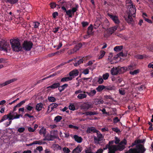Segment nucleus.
<instances>
[{"label": "nucleus", "instance_id": "60", "mask_svg": "<svg viewBox=\"0 0 153 153\" xmlns=\"http://www.w3.org/2000/svg\"><path fill=\"white\" fill-rule=\"evenodd\" d=\"M127 144V141L125 139H124L120 143V145H122L123 144H124L125 145H126Z\"/></svg>", "mask_w": 153, "mask_h": 153}, {"label": "nucleus", "instance_id": "58", "mask_svg": "<svg viewBox=\"0 0 153 153\" xmlns=\"http://www.w3.org/2000/svg\"><path fill=\"white\" fill-rule=\"evenodd\" d=\"M134 66L132 65H130L128 66V68H126V70H132L134 68Z\"/></svg>", "mask_w": 153, "mask_h": 153}, {"label": "nucleus", "instance_id": "62", "mask_svg": "<svg viewBox=\"0 0 153 153\" xmlns=\"http://www.w3.org/2000/svg\"><path fill=\"white\" fill-rule=\"evenodd\" d=\"M119 93L120 94L122 95H124L125 94V92L124 90H122L120 89L119 90Z\"/></svg>", "mask_w": 153, "mask_h": 153}, {"label": "nucleus", "instance_id": "6", "mask_svg": "<svg viewBox=\"0 0 153 153\" xmlns=\"http://www.w3.org/2000/svg\"><path fill=\"white\" fill-rule=\"evenodd\" d=\"M9 46L8 43L6 41L4 40L0 41V51L7 52Z\"/></svg>", "mask_w": 153, "mask_h": 153}, {"label": "nucleus", "instance_id": "55", "mask_svg": "<svg viewBox=\"0 0 153 153\" xmlns=\"http://www.w3.org/2000/svg\"><path fill=\"white\" fill-rule=\"evenodd\" d=\"M112 129L113 131L117 133H118L120 132V130L117 128H112Z\"/></svg>", "mask_w": 153, "mask_h": 153}, {"label": "nucleus", "instance_id": "29", "mask_svg": "<svg viewBox=\"0 0 153 153\" xmlns=\"http://www.w3.org/2000/svg\"><path fill=\"white\" fill-rule=\"evenodd\" d=\"M132 16V15L128 14V17L126 19V20L128 23H131L133 19Z\"/></svg>", "mask_w": 153, "mask_h": 153}, {"label": "nucleus", "instance_id": "20", "mask_svg": "<svg viewBox=\"0 0 153 153\" xmlns=\"http://www.w3.org/2000/svg\"><path fill=\"white\" fill-rule=\"evenodd\" d=\"M91 107V105L87 103H85L83 104L82 106V109L87 110Z\"/></svg>", "mask_w": 153, "mask_h": 153}, {"label": "nucleus", "instance_id": "36", "mask_svg": "<svg viewBox=\"0 0 153 153\" xmlns=\"http://www.w3.org/2000/svg\"><path fill=\"white\" fill-rule=\"evenodd\" d=\"M56 137L51 134H50L48 137L47 140L48 141L53 140L55 138H56Z\"/></svg>", "mask_w": 153, "mask_h": 153}, {"label": "nucleus", "instance_id": "13", "mask_svg": "<svg viewBox=\"0 0 153 153\" xmlns=\"http://www.w3.org/2000/svg\"><path fill=\"white\" fill-rule=\"evenodd\" d=\"M118 27L117 25H115L114 27H112L109 28L108 30V33L110 34H112L115 31H116Z\"/></svg>", "mask_w": 153, "mask_h": 153}, {"label": "nucleus", "instance_id": "63", "mask_svg": "<svg viewBox=\"0 0 153 153\" xmlns=\"http://www.w3.org/2000/svg\"><path fill=\"white\" fill-rule=\"evenodd\" d=\"M145 141V139H141V140H137V143L138 144L143 143H144Z\"/></svg>", "mask_w": 153, "mask_h": 153}, {"label": "nucleus", "instance_id": "56", "mask_svg": "<svg viewBox=\"0 0 153 153\" xmlns=\"http://www.w3.org/2000/svg\"><path fill=\"white\" fill-rule=\"evenodd\" d=\"M82 26L83 27H85L88 25L89 23L88 22H83L81 23Z\"/></svg>", "mask_w": 153, "mask_h": 153}, {"label": "nucleus", "instance_id": "3", "mask_svg": "<svg viewBox=\"0 0 153 153\" xmlns=\"http://www.w3.org/2000/svg\"><path fill=\"white\" fill-rule=\"evenodd\" d=\"M126 68L125 67H113L111 70V74L113 75H117L118 74H122L126 71Z\"/></svg>", "mask_w": 153, "mask_h": 153}, {"label": "nucleus", "instance_id": "47", "mask_svg": "<svg viewBox=\"0 0 153 153\" xmlns=\"http://www.w3.org/2000/svg\"><path fill=\"white\" fill-rule=\"evenodd\" d=\"M146 88V87L144 85H142L137 87V89L140 91L143 90V89H145Z\"/></svg>", "mask_w": 153, "mask_h": 153}, {"label": "nucleus", "instance_id": "64", "mask_svg": "<svg viewBox=\"0 0 153 153\" xmlns=\"http://www.w3.org/2000/svg\"><path fill=\"white\" fill-rule=\"evenodd\" d=\"M149 68H152L153 69V62L149 63L148 66Z\"/></svg>", "mask_w": 153, "mask_h": 153}, {"label": "nucleus", "instance_id": "12", "mask_svg": "<svg viewBox=\"0 0 153 153\" xmlns=\"http://www.w3.org/2000/svg\"><path fill=\"white\" fill-rule=\"evenodd\" d=\"M82 147L80 145H78L72 151V153H79L82 150Z\"/></svg>", "mask_w": 153, "mask_h": 153}, {"label": "nucleus", "instance_id": "37", "mask_svg": "<svg viewBox=\"0 0 153 153\" xmlns=\"http://www.w3.org/2000/svg\"><path fill=\"white\" fill-rule=\"evenodd\" d=\"M62 119V116H57L55 117L54 119V120L56 122H59Z\"/></svg>", "mask_w": 153, "mask_h": 153}, {"label": "nucleus", "instance_id": "39", "mask_svg": "<svg viewBox=\"0 0 153 153\" xmlns=\"http://www.w3.org/2000/svg\"><path fill=\"white\" fill-rule=\"evenodd\" d=\"M93 30V26L92 25H90L88 27V33L89 34L91 33Z\"/></svg>", "mask_w": 153, "mask_h": 153}, {"label": "nucleus", "instance_id": "25", "mask_svg": "<svg viewBox=\"0 0 153 153\" xmlns=\"http://www.w3.org/2000/svg\"><path fill=\"white\" fill-rule=\"evenodd\" d=\"M113 145L110 146L109 144L108 143V144H106L105 146V147L108 149L109 150L108 152V153H112L113 152Z\"/></svg>", "mask_w": 153, "mask_h": 153}, {"label": "nucleus", "instance_id": "17", "mask_svg": "<svg viewBox=\"0 0 153 153\" xmlns=\"http://www.w3.org/2000/svg\"><path fill=\"white\" fill-rule=\"evenodd\" d=\"M40 24V22L36 21H33L32 25L33 27H32V29L33 30L34 28L39 29Z\"/></svg>", "mask_w": 153, "mask_h": 153}, {"label": "nucleus", "instance_id": "7", "mask_svg": "<svg viewBox=\"0 0 153 153\" xmlns=\"http://www.w3.org/2000/svg\"><path fill=\"white\" fill-rule=\"evenodd\" d=\"M128 8H129L128 10V14L132 15L133 17L135 16V13L136 11V9L135 5H128Z\"/></svg>", "mask_w": 153, "mask_h": 153}, {"label": "nucleus", "instance_id": "32", "mask_svg": "<svg viewBox=\"0 0 153 153\" xmlns=\"http://www.w3.org/2000/svg\"><path fill=\"white\" fill-rule=\"evenodd\" d=\"M123 48V46L122 45L116 46L114 48V50L116 51H121Z\"/></svg>", "mask_w": 153, "mask_h": 153}, {"label": "nucleus", "instance_id": "9", "mask_svg": "<svg viewBox=\"0 0 153 153\" xmlns=\"http://www.w3.org/2000/svg\"><path fill=\"white\" fill-rule=\"evenodd\" d=\"M107 15L112 19L115 24H118L120 23V21L118 18V17L117 16H114L111 14L109 13H108Z\"/></svg>", "mask_w": 153, "mask_h": 153}, {"label": "nucleus", "instance_id": "35", "mask_svg": "<svg viewBox=\"0 0 153 153\" xmlns=\"http://www.w3.org/2000/svg\"><path fill=\"white\" fill-rule=\"evenodd\" d=\"M104 89H105V86L103 85H99L96 88V90L98 92H100Z\"/></svg>", "mask_w": 153, "mask_h": 153}, {"label": "nucleus", "instance_id": "31", "mask_svg": "<svg viewBox=\"0 0 153 153\" xmlns=\"http://www.w3.org/2000/svg\"><path fill=\"white\" fill-rule=\"evenodd\" d=\"M46 133V129L44 127L42 128L39 130V133L40 135L43 134L44 136H45Z\"/></svg>", "mask_w": 153, "mask_h": 153}, {"label": "nucleus", "instance_id": "40", "mask_svg": "<svg viewBox=\"0 0 153 153\" xmlns=\"http://www.w3.org/2000/svg\"><path fill=\"white\" fill-rule=\"evenodd\" d=\"M69 108L71 110L74 111L75 110V106L74 104L71 103L69 106Z\"/></svg>", "mask_w": 153, "mask_h": 153}, {"label": "nucleus", "instance_id": "50", "mask_svg": "<svg viewBox=\"0 0 153 153\" xmlns=\"http://www.w3.org/2000/svg\"><path fill=\"white\" fill-rule=\"evenodd\" d=\"M31 103H29L28 105H27L26 106V108L27 110L29 111H31L32 109L33 108V107L32 106H31L30 105H31Z\"/></svg>", "mask_w": 153, "mask_h": 153}, {"label": "nucleus", "instance_id": "26", "mask_svg": "<svg viewBox=\"0 0 153 153\" xmlns=\"http://www.w3.org/2000/svg\"><path fill=\"white\" fill-rule=\"evenodd\" d=\"M97 138L99 139L100 141L101 142L103 140L104 137L103 136L102 134H101L99 131H98L97 133Z\"/></svg>", "mask_w": 153, "mask_h": 153}, {"label": "nucleus", "instance_id": "33", "mask_svg": "<svg viewBox=\"0 0 153 153\" xmlns=\"http://www.w3.org/2000/svg\"><path fill=\"white\" fill-rule=\"evenodd\" d=\"M84 61V59L83 58H82L81 59H80L79 60H78L77 62H75L74 63V65L75 66H77L79 65L80 64L83 63Z\"/></svg>", "mask_w": 153, "mask_h": 153}, {"label": "nucleus", "instance_id": "42", "mask_svg": "<svg viewBox=\"0 0 153 153\" xmlns=\"http://www.w3.org/2000/svg\"><path fill=\"white\" fill-rule=\"evenodd\" d=\"M139 72V70L137 69L134 70V71H131L130 72V74L131 75L136 74Z\"/></svg>", "mask_w": 153, "mask_h": 153}, {"label": "nucleus", "instance_id": "51", "mask_svg": "<svg viewBox=\"0 0 153 153\" xmlns=\"http://www.w3.org/2000/svg\"><path fill=\"white\" fill-rule=\"evenodd\" d=\"M59 53V51H57L55 53H49L48 54V56L49 57H51L52 56H55V55L56 54H58V53Z\"/></svg>", "mask_w": 153, "mask_h": 153}, {"label": "nucleus", "instance_id": "24", "mask_svg": "<svg viewBox=\"0 0 153 153\" xmlns=\"http://www.w3.org/2000/svg\"><path fill=\"white\" fill-rule=\"evenodd\" d=\"M16 114V115L15 116H14L13 115L14 114H11V117L10 118V119H11V120H13L14 119H18L19 118L20 116H22V115L21 114H17L16 113H15Z\"/></svg>", "mask_w": 153, "mask_h": 153}, {"label": "nucleus", "instance_id": "45", "mask_svg": "<svg viewBox=\"0 0 153 153\" xmlns=\"http://www.w3.org/2000/svg\"><path fill=\"white\" fill-rule=\"evenodd\" d=\"M63 151L65 153H69L71 151L67 147H65L63 148Z\"/></svg>", "mask_w": 153, "mask_h": 153}, {"label": "nucleus", "instance_id": "28", "mask_svg": "<svg viewBox=\"0 0 153 153\" xmlns=\"http://www.w3.org/2000/svg\"><path fill=\"white\" fill-rule=\"evenodd\" d=\"M84 93V94H79L77 96V98L80 100L86 98L87 96Z\"/></svg>", "mask_w": 153, "mask_h": 153}, {"label": "nucleus", "instance_id": "59", "mask_svg": "<svg viewBox=\"0 0 153 153\" xmlns=\"http://www.w3.org/2000/svg\"><path fill=\"white\" fill-rule=\"evenodd\" d=\"M104 81L103 79L102 78V77H99L98 78V82L100 84H101Z\"/></svg>", "mask_w": 153, "mask_h": 153}, {"label": "nucleus", "instance_id": "30", "mask_svg": "<svg viewBox=\"0 0 153 153\" xmlns=\"http://www.w3.org/2000/svg\"><path fill=\"white\" fill-rule=\"evenodd\" d=\"M58 106V105L56 103H52L50 106L48 107V110H49V108L50 107H51V111H52L54 108H56Z\"/></svg>", "mask_w": 153, "mask_h": 153}, {"label": "nucleus", "instance_id": "27", "mask_svg": "<svg viewBox=\"0 0 153 153\" xmlns=\"http://www.w3.org/2000/svg\"><path fill=\"white\" fill-rule=\"evenodd\" d=\"M12 112H10L9 114H6L4 115L2 118L5 120H6L7 119H8L9 120H11V119H10V118L11 117V114H12Z\"/></svg>", "mask_w": 153, "mask_h": 153}, {"label": "nucleus", "instance_id": "54", "mask_svg": "<svg viewBox=\"0 0 153 153\" xmlns=\"http://www.w3.org/2000/svg\"><path fill=\"white\" fill-rule=\"evenodd\" d=\"M54 147L57 150H60L62 149V147L58 144H55Z\"/></svg>", "mask_w": 153, "mask_h": 153}, {"label": "nucleus", "instance_id": "23", "mask_svg": "<svg viewBox=\"0 0 153 153\" xmlns=\"http://www.w3.org/2000/svg\"><path fill=\"white\" fill-rule=\"evenodd\" d=\"M72 79V77H64L61 79V82H65L71 80Z\"/></svg>", "mask_w": 153, "mask_h": 153}, {"label": "nucleus", "instance_id": "41", "mask_svg": "<svg viewBox=\"0 0 153 153\" xmlns=\"http://www.w3.org/2000/svg\"><path fill=\"white\" fill-rule=\"evenodd\" d=\"M48 99L49 101L52 102H54L56 100L55 98L52 97H48Z\"/></svg>", "mask_w": 153, "mask_h": 153}, {"label": "nucleus", "instance_id": "14", "mask_svg": "<svg viewBox=\"0 0 153 153\" xmlns=\"http://www.w3.org/2000/svg\"><path fill=\"white\" fill-rule=\"evenodd\" d=\"M60 85V83L59 82H55L51 85L48 87L47 88L48 89L51 88L52 89H54L58 88Z\"/></svg>", "mask_w": 153, "mask_h": 153}, {"label": "nucleus", "instance_id": "2", "mask_svg": "<svg viewBox=\"0 0 153 153\" xmlns=\"http://www.w3.org/2000/svg\"><path fill=\"white\" fill-rule=\"evenodd\" d=\"M11 47L13 50L16 52L22 51V46L19 40L18 39H14L10 40Z\"/></svg>", "mask_w": 153, "mask_h": 153}, {"label": "nucleus", "instance_id": "46", "mask_svg": "<svg viewBox=\"0 0 153 153\" xmlns=\"http://www.w3.org/2000/svg\"><path fill=\"white\" fill-rule=\"evenodd\" d=\"M105 52L103 51H102L100 52V55L99 56L98 59H102L105 55Z\"/></svg>", "mask_w": 153, "mask_h": 153}, {"label": "nucleus", "instance_id": "22", "mask_svg": "<svg viewBox=\"0 0 153 153\" xmlns=\"http://www.w3.org/2000/svg\"><path fill=\"white\" fill-rule=\"evenodd\" d=\"M98 113L96 111H87L83 114H85L86 116H91L94 115H97L98 114Z\"/></svg>", "mask_w": 153, "mask_h": 153}, {"label": "nucleus", "instance_id": "52", "mask_svg": "<svg viewBox=\"0 0 153 153\" xmlns=\"http://www.w3.org/2000/svg\"><path fill=\"white\" fill-rule=\"evenodd\" d=\"M85 153H91L93 152H91V149L90 147L86 148L85 150Z\"/></svg>", "mask_w": 153, "mask_h": 153}, {"label": "nucleus", "instance_id": "43", "mask_svg": "<svg viewBox=\"0 0 153 153\" xmlns=\"http://www.w3.org/2000/svg\"><path fill=\"white\" fill-rule=\"evenodd\" d=\"M51 134L57 137L58 131L57 130L52 131L51 132Z\"/></svg>", "mask_w": 153, "mask_h": 153}, {"label": "nucleus", "instance_id": "15", "mask_svg": "<svg viewBox=\"0 0 153 153\" xmlns=\"http://www.w3.org/2000/svg\"><path fill=\"white\" fill-rule=\"evenodd\" d=\"M98 131L96 130L94 127L88 128L86 131L88 133H91V132L97 133Z\"/></svg>", "mask_w": 153, "mask_h": 153}, {"label": "nucleus", "instance_id": "5", "mask_svg": "<svg viewBox=\"0 0 153 153\" xmlns=\"http://www.w3.org/2000/svg\"><path fill=\"white\" fill-rule=\"evenodd\" d=\"M33 44L30 41L25 40L22 45V49H23L26 51H30L32 48Z\"/></svg>", "mask_w": 153, "mask_h": 153}, {"label": "nucleus", "instance_id": "48", "mask_svg": "<svg viewBox=\"0 0 153 153\" xmlns=\"http://www.w3.org/2000/svg\"><path fill=\"white\" fill-rule=\"evenodd\" d=\"M50 7L52 9H53L56 7V5H58L56 4V3L54 2H51L50 4Z\"/></svg>", "mask_w": 153, "mask_h": 153}, {"label": "nucleus", "instance_id": "44", "mask_svg": "<svg viewBox=\"0 0 153 153\" xmlns=\"http://www.w3.org/2000/svg\"><path fill=\"white\" fill-rule=\"evenodd\" d=\"M34 144H39L41 145L43 144H44V142H43L42 141L39 140H36L34 141Z\"/></svg>", "mask_w": 153, "mask_h": 153}, {"label": "nucleus", "instance_id": "21", "mask_svg": "<svg viewBox=\"0 0 153 153\" xmlns=\"http://www.w3.org/2000/svg\"><path fill=\"white\" fill-rule=\"evenodd\" d=\"M68 86V84H65L61 86L59 85L58 87V90L60 92H61L63 91Z\"/></svg>", "mask_w": 153, "mask_h": 153}, {"label": "nucleus", "instance_id": "18", "mask_svg": "<svg viewBox=\"0 0 153 153\" xmlns=\"http://www.w3.org/2000/svg\"><path fill=\"white\" fill-rule=\"evenodd\" d=\"M83 93L87 94L90 97H93L95 94L96 91L95 90H93L89 92L84 91Z\"/></svg>", "mask_w": 153, "mask_h": 153}, {"label": "nucleus", "instance_id": "8", "mask_svg": "<svg viewBox=\"0 0 153 153\" xmlns=\"http://www.w3.org/2000/svg\"><path fill=\"white\" fill-rule=\"evenodd\" d=\"M113 152L112 153H115L117 151H121L123 150L125 148V146L120 145H113Z\"/></svg>", "mask_w": 153, "mask_h": 153}, {"label": "nucleus", "instance_id": "53", "mask_svg": "<svg viewBox=\"0 0 153 153\" xmlns=\"http://www.w3.org/2000/svg\"><path fill=\"white\" fill-rule=\"evenodd\" d=\"M25 129L24 127H20L18 129L17 131L19 133H22L25 131Z\"/></svg>", "mask_w": 153, "mask_h": 153}, {"label": "nucleus", "instance_id": "16", "mask_svg": "<svg viewBox=\"0 0 153 153\" xmlns=\"http://www.w3.org/2000/svg\"><path fill=\"white\" fill-rule=\"evenodd\" d=\"M73 138L76 141L79 143H81L82 141V139L81 137H79L76 135L74 136Z\"/></svg>", "mask_w": 153, "mask_h": 153}, {"label": "nucleus", "instance_id": "10", "mask_svg": "<svg viewBox=\"0 0 153 153\" xmlns=\"http://www.w3.org/2000/svg\"><path fill=\"white\" fill-rule=\"evenodd\" d=\"M79 71L77 69L74 70L69 73L70 77H72L73 78L75 77L78 75Z\"/></svg>", "mask_w": 153, "mask_h": 153}, {"label": "nucleus", "instance_id": "49", "mask_svg": "<svg viewBox=\"0 0 153 153\" xmlns=\"http://www.w3.org/2000/svg\"><path fill=\"white\" fill-rule=\"evenodd\" d=\"M109 76V74L108 73H106L105 74H103L102 76L103 79L104 80L107 79Z\"/></svg>", "mask_w": 153, "mask_h": 153}, {"label": "nucleus", "instance_id": "34", "mask_svg": "<svg viewBox=\"0 0 153 153\" xmlns=\"http://www.w3.org/2000/svg\"><path fill=\"white\" fill-rule=\"evenodd\" d=\"M82 44L80 43L76 45L74 48V50L75 49L76 51H77L79 50L80 48L82 47Z\"/></svg>", "mask_w": 153, "mask_h": 153}, {"label": "nucleus", "instance_id": "11", "mask_svg": "<svg viewBox=\"0 0 153 153\" xmlns=\"http://www.w3.org/2000/svg\"><path fill=\"white\" fill-rule=\"evenodd\" d=\"M15 79H12L10 80H7L5 82L0 84V88L6 86L15 81Z\"/></svg>", "mask_w": 153, "mask_h": 153}, {"label": "nucleus", "instance_id": "1", "mask_svg": "<svg viewBox=\"0 0 153 153\" xmlns=\"http://www.w3.org/2000/svg\"><path fill=\"white\" fill-rule=\"evenodd\" d=\"M60 3L61 4V6H62L61 7L62 11H63L64 12L66 13L65 16H68L69 18H71L72 17V14L74 15V13L77 10L78 6L77 5L76 7H73L71 9L67 10L66 8L65 7V2L62 1L60 2Z\"/></svg>", "mask_w": 153, "mask_h": 153}, {"label": "nucleus", "instance_id": "38", "mask_svg": "<svg viewBox=\"0 0 153 153\" xmlns=\"http://www.w3.org/2000/svg\"><path fill=\"white\" fill-rule=\"evenodd\" d=\"M105 89L107 90H114L115 89V87L111 86H105Z\"/></svg>", "mask_w": 153, "mask_h": 153}, {"label": "nucleus", "instance_id": "57", "mask_svg": "<svg viewBox=\"0 0 153 153\" xmlns=\"http://www.w3.org/2000/svg\"><path fill=\"white\" fill-rule=\"evenodd\" d=\"M60 27H59L53 28L52 32L54 33H56L59 30Z\"/></svg>", "mask_w": 153, "mask_h": 153}, {"label": "nucleus", "instance_id": "4", "mask_svg": "<svg viewBox=\"0 0 153 153\" xmlns=\"http://www.w3.org/2000/svg\"><path fill=\"white\" fill-rule=\"evenodd\" d=\"M146 150L144 146L140 144L136 145V148L130 149V151L131 153H144Z\"/></svg>", "mask_w": 153, "mask_h": 153}, {"label": "nucleus", "instance_id": "61", "mask_svg": "<svg viewBox=\"0 0 153 153\" xmlns=\"http://www.w3.org/2000/svg\"><path fill=\"white\" fill-rule=\"evenodd\" d=\"M88 68H89V69H91L90 68L88 67V68L85 69L83 71V73L84 74H87L89 73V71Z\"/></svg>", "mask_w": 153, "mask_h": 153}, {"label": "nucleus", "instance_id": "19", "mask_svg": "<svg viewBox=\"0 0 153 153\" xmlns=\"http://www.w3.org/2000/svg\"><path fill=\"white\" fill-rule=\"evenodd\" d=\"M42 108H44V107L43 106L42 103H37L36 107V109L37 111H39L41 110Z\"/></svg>", "mask_w": 153, "mask_h": 153}]
</instances>
